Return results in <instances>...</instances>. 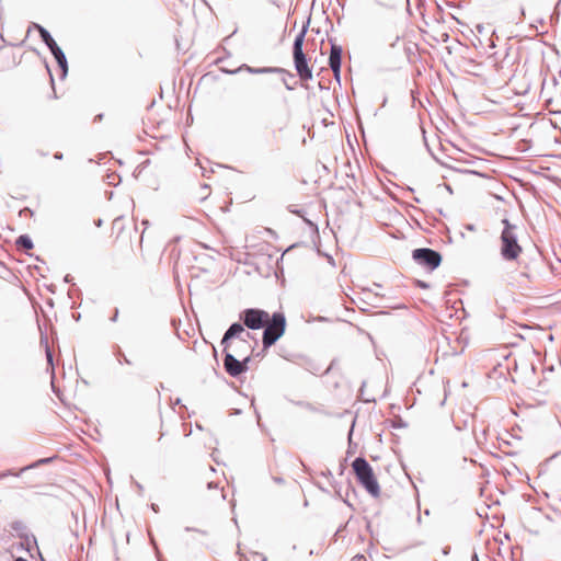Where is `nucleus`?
Segmentation results:
<instances>
[{
  "mask_svg": "<svg viewBox=\"0 0 561 561\" xmlns=\"http://www.w3.org/2000/svg\"><path fill=\"white\" fill-rule=\"evenodd\" d=\"M352 467L358 482L365 488V490L375 497L379 496L380 488L368 461L365 458L357 457L353 461Z\"/></svg>",
  "mask_w": 561,
  "mask_h": 561,
  "instance_id": "obj_1",
  "label": "nucleus"
},
{
  "mask_svg": "<svg viewBox=\"0 0 561 561\" xmlns=\"http://www.w3.org/2000/svg\"><path fill=\"white\" fill-rule=\"evenodd\" d=\"M504 229L501 233V255L505 261H515L522 253V247L518 244L516 227L511 225L507 219L502 220Z\"/></svg>",
  "mask_w": 561,
  "mask_h": 561,
  "instance_id": "obj_2",
  "label": "nucleus"
},
{
  "mask_svg": "<svg viewBox=\"0 0 561 561\" xmlns=\"http://www.w3.org/2000/svg\"><path fill=\"white\" fill-rule=\"evenodd\" d=\"M286 328V319L282 312H275L270 316V320L264 325L263 346L268 348L274 345L284 334Z\"/></svg>",
  "mask_w": 561,
  "mask_h": 561,
  "instance_id": "obj_3",
  "label": "nucleus"
},
{
  "mask_svg": "<svg viewBox=\"0 0 561 561\" xmlns=\"http://www.w3.org/2000/svg\"><path fill=\"white\" fill-rule=\"evenodd\" d=\"M306 28H304L295 38L293 54L296 71L301 80H309L312 78V71L308 67L306 56L302 51Z\"/></svg>",
  "mask_w": 561,
  "mask_h": 561,
  "instance_id": "obj_4",
  "label": "nucleus"
},
{
  "mask_svg": "<svg viewBox=\"0 0 561 561\" xmlns=\"http://www.w3.org/2000/svg\"><path fill=\"white\" fill-rule=\"evenodd\" d=\"M239 320L250 330H260L270 320V313L262 309L248 308L240 312Z\"/></svg>",
  "mask_w": 561,
  "mask_h": 561,
  "instance_id": "obj_5",
  "label": "nucleus"
},
{
  "mask_svg": "<svg viewBox=\"0 0 561 561\" xmlns=\"http://www.w3.org/2000/svg\"><path fill=\"white\" fill-rule=\"evenodd\" d=\"M412 259L420 266L431 271L438 267L442 262V255L437 251L428 248L415 249L412 252Z\"/></svg>",
  "mask_w": 561,
  "mask_h": 561,
  "instance_id": "obj_6",
  "label": "nucleus"
},
{
  "mask_svg": "<svg viewBox=\"0 0 561 561\" xmlns=\"http://www.w3.org/2000/svg\"><path fill=\"white\" fill-rule=\"evenodd\" d=\"M35 28L38 31L42 41L47 45L50 53L54 55L58 66L62 69L64 75L67 72V59L64 51L56 44L55 39L51 37L50 33L39 24H34Z\"/></svg>",
  "mask_w": 561,
  "mask_h": 561,
  "instance_id": "obj_7",
  "label": "nucleus"
},
{
  "mask_svg": "<svg viewBox=\"0 0 561 561\" xmlns=\"http://www.w3.org/2000/svg\"><path fill=\"white\" fill-rule=\"evenodd\" d=\"M244 327L243 323L234 322L228 328L220 342L224 351H228L232 339H240L244 344L248 343V339H251L252 335L244 330Z\"/></svg>",
  "mask_w": 561,
  "mask_h": 561,
  "instance_id": "obj_8",
  "label": "nucleus"
},
{
  "mask_svg": "<svg viewBox=\"0 0 561 561\" xmlns=\"http://www.w3.org/2000/svg\"><path fill=\"white\" fill-rule=\"evenodd\" d=\"M249 360H250L249 355H247L243 358V360H239L232 354L225 351L224 367H225L226 371L232 377H237L240 374L244 373L247 370V363Z\"/></svg>",
  "mask_w": 561,
  "mask_h": 561,
  "instance_id": "obj_9",
  "label": "nucleus"
},
{
  "mask_svg": "<svg viewBox=\"0 0 561 561\" xmlns=\"http://www.w3.org/2000/svg\"><path fill=\"white\" fill-rule=\"evenodd\" d=\"M341 59H342V48L340 46L333 44L331 46L329 65H330V68L332 69L334 77L336 79L340 78Z\"/></svg>",
  "mask_w": 561,
  "mask_h": 561,
  "instance_id": "obj_10",
  "label": "nucleus"
},
{
  "mask_svg": "<svg viewBox=\"0 0 561 561\" xmlns=\"http://www.w3.org/2000/svg\"><path fill=\"white\" fill-rule=\"evenodd\" d=\"M238 70H245L252 75L273 73V72L285 73V70L282 68H274V67L253 68L248 65H242Z\"/></svg>",
  "mask_w": 561,
  "mask_h": 561,
  "instance_id": "obj_11",
  "label": "nucleus"
},
{
  "mask_svg": "<svg viewBox=\"0 0 561 561\" xmlns=\"http://www.w3.org/2000/svg\"><path fill=\"white\" fill-rule=\"evenodd\" d=\"M49 460H50L49 458L39 459V460H38V461H36L34 465H32V466H27V467H24L23 469H21V471H20L19 473H14V472H12L11 470H8V471H5V472L0 473V480H1V479H3V478H5V477H8V476H16V477H19L21 472H23V471H25V470H27V469H30V468L36 467V466H38V465H41V463H46V462H48Z\"/></svg>",
  "mask_w": 561,
  "mask_h": 561,
  "instance_id": "obj_12",
  "label": "nucleus"
},
{
  "mask_svg": "<svg viewBox=\"0 0 561 561\" xmlns=\"http://www.w3.org/2000/svg\"><path fill=\"white\" fill-rule=\"evenodd\" d=\"M16 244L25 250H31L33 248V242L31 238L26 234L20 236L16 240Z\"/></svg>",
  "mask_w": 561,
  "mask_h": 561,
  "instance_id": "obj_13",
  "label": "nucleus"
},
{
  "mask_svg": "<svg viewBox=\"0 0 561 561\" xmlns=\"http://www.w3.org/2000/svg\"><path fill=\"white\" fill-rule=\"evenodd\" d=\"M117 317H118V309H115L114 316L111 318V320L113 322H115L117 320Z\"/></svg>",
  "mask_w": 561,
  "mask_h": 561,
  "instance_id": "obj_14",
  "label": "nucleus"
},
{
  "mask_svg": "<svg viewBox=\"0 0 561 561\" xmlns=\"http://www.w3.org/2000/svg\"><path fill=\"white\" fill-rule=\"evenodd\" d=\"M122 357L126 364H130V360L124 354H122Z\"/></svg>",
  "mask_w": 561,
  "mask_h": 561,
  "instance_id": "obj_15",
  "label": "nucleus"
},
{
  "mask_svg": "<svg viewBox=\"0 0 561 561\" xmlns=\"http://www.w3.org/2000/svg\"><path fill=\"white\" fill-rule=\"evenodd\" d=\"M55 158H56V159H61V158H62V154H61V153H59V152H57V153H55Z\"/></svg>",
  "mask_w": 561,
  "mask_h": 561,
  "instance_id": "obj_16",
  "label": "nucleus"
},
{
  "mask_svg": "<svg viewBox=\"0 0 561 561\" xmlns=\"http://www.w3.org/2000/svg\"><path fill=\"white\" fill-rule=\"evenodd\" d=\"M472 561H479V558H478L477 553H474V554L472 556Z\"/></svg>",
  "mask_w": 561,
  "mask_h": 561,
  "instance_id": "obj_17",
  "label": "nucleus"
},
{
  "mask_svg": "<svg viewBox=\"0 0 561 561\" xmlns=\"http://www.w3.org/2000/svg\"><path fill=\"white\" fill-rule=\"evenodd\" d=\"M47 359L49 363L51 362V354L49 352H47Z\"/></svg>",
  "mask_w": 561,
  "mask_h": 561,
  "instance_id": "obj_18",
  "label": "nucleus"
},
{
  "mask_svg": "<svg viewBox=\"0 0 561 561\" xmlns=\"http://www.w3.org/2000/svg\"><path fill=\"white\" fill-rule=\"evenodd\" d=\"M419 284H420L421 287H424V288L427 287V285L425 283L419 282Z\"/></svg>",
  "mask_w": 561,
  "mask_h": 561,
  "instance_id": "obj_19",
  "label": "nucleus"
},
{
  "mask_svg": "<svg viewBox=\"0 0 561 561\" xmlns=\"http://www.w3.org/2000/svg\"><path fill=\"white\" fill-rule=\"evenodd\" d=\"M15 561H27V560L24 558H18V559H15Z\"/></svg>",
  "mask_w": 561,
  "mask_h": 561,
  "instance_id": "obj_20",
  "label": "nucleus"
},
{
  "mask_svg": "<svg viewBox=\"0 0 561 561\" xmlns=\"http://www.w3.org/2000/svg\"><path fill=\"white\" fill-rule=\"evenodd\" d=\"M186 531H191V530H195L194 528H190V527H186L185 528Z\"/></svg>",
  "mask_w": 561,
  "mask_h": 561,
  "instance_id": "obj_21",
  "label": "nucleus"
},
{
  "mask_svg": "<svg viewBox=\"0 0 561 561\" xmlns=\"http://www.w3.org/2000/svg\"><path fill=\"white\" fill-rule=\"evenodd\" d=\"M286 88H287L288 90H291V89H293V88H291L290 85H288L287 83H286Z\"/></svg>",
  "mask_w": 561,
  "mask_h": 561,
  "instance_id": "obj_22",
  "label": "nucleus"
}]
</instances>
